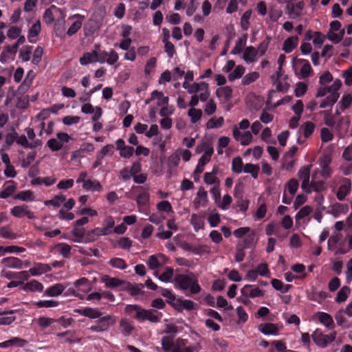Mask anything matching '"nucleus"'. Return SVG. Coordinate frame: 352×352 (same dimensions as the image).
Here are the masks:
<instances>
[{
  "label": "nucleus",
  "mask_w": 352,
  "mask_h": 352,
  "mask_svg": "<svg viewBox=\"0 0 352 352\" xmlns=\"http://www.w3.org/2000/svg\"><path fill=\"white\" fill-rule=\"evenodd\" d=\"M176 345L173 342V336H167L162 338V346L164 352H171L173 347Z\"/></svg>",
  "instance_id": "35"
},
{
  "label": "nucleus",
  "mask_w": 352,
  "mask_h": 352,
  "mask_svg": "<svg viewBox=\"0 0 352 352\" xmlns=\"http://www.w3.org/2000/svg\"><path fill=\"white\" fill-rule=\"evenodd\" d=\"M350 288L347 286L342 287L338 292L336 301L338 303L344 302L350 294Z\"/></svg>",
  "instance_id": "48"
},
{
  "label": "nucleus",
  "mask_w": 352,
  "mask_h": 352,
  "mask_svg": "<svg viewBox=\"0 0 352 352\" xmlns=\"http://www.w3.org/2000/svg\"><path fill=\"white\" fill-rule=\"evenodd\" d=\"M318 320L320 323H322L328 328H332L334 327L333 320L331 315L327 313L319 312Z\"/></svg>",
  "instance_id": "32"
},
{
  "label": "nucleus",
  "mask_w": 352,
  "mask_h": 352,
  "mask_svg": "<svg viewBox=\"0 0 352 352\" xmlns=\"http://www.w3.org/2000/svg\"><path fill=\"white\" fill-rule=\"evenodd\" d=\"M241 293L243 297L251 298L262 297L265 294L264 291L252 285H245L241 288Z\"/></svg>",
  "instance_id": "6"
},
{
  "label": "nucleus",
  "mask_w": 352,
  "mask_h": 352,
  "mask_svg": "<svg viewBox=\"0 0 352 352\" xmlns=\"http://www.w3.org/2000/svg\"><path fill=\"white\" fill-rule=\"evenodd\" d=\"M174 283L176 288L183 291L189 289L191 294H197L201 290L198 278L193 272H190L189 274H176L174 276Z\"/></svg>",
  "instance_id": "1"
},
{
  "label": "nucleus",
  "mask_w": 352,
  "mask_h": 352,
  "mask_svg": "<svg viewBox=\"0 0 352 352\" xmlns=\"http://www.w3.org/2000/svg\"><path fill=\"white\" fill-rule=\"evenodd\" d=\"M298 36H291L287 38L283 43V50L286 53L292 52L298 45Z\"/></svg>",
  "instance_id": "26"
},
{
  "label": "nucleus",
  "mask_w": 352,
  "mask_h": 352,
  "mask_svg": "<svg viewBox=\"0 0 352 352\" xmlns=\"http://www.w3.org/2000/svg\"><path fill=\"white\" fill-rule=\"evenodd\" d=\"M174 275V270L171 267H166L165 271L158 277V278L165 283L170 282Z\"/></svg>",
  "instance_id": "51"
},
{
  "label": "nucleus",
  "mask_w": 352,
  "mask_h": 352,
  "mask_svg": "<svg viewBox=\"0 0 352 352\" xmlns=\"http://www.w3.org/2000/svg\"><path fill=\"white\" fill-rule=\"evenodd\" d=\"M153 98H157L158 102L157 105L159 106H165L168 103L169 98L168 96H165L163 92L158 91L155 90L152 92Z\"/></svg>",
  "instance_id": "47"
},
{
  "label": "nucleus",
  "mask_w": 352,
  "mask_h": 352,
  "mask_svg": "<svg viewBox=\"0 0 352 352\" xmlns=\"http://www.w3.org/2000/svg\"><path fill=\"white\" fill-rule=\"evenodd\" d=\"M10 214L16 218H22L24 216L27 217L29 219H34L35 218L34 213L25 204L13 207L10 209Z\"/></svg>",
  "instance_id": "5"
},
{
  "label": "nucleus",
  "mask_w": 352,
  "mask_h": 352,
  "mask_svg": "<svg viewBox=\"0 0 352 352\" xmlns=\"http://www.w3.org/2000/svg\"><path fill=\"white\" fill-rule=\"evenodd\" d=\"M119 56L117 52L111 50L109 53L107 51L98 52V56H96V62L104 63L107 62L109 65H114L118 60Z\"/></svg>",
  "instance_id": "4"
},
{
  "label": "nucleus",
  "mask_w": 352,
  "mask_h": 352,
  "mask_svg": "<svg viewBox=\"0 0 352 352\" xmlns=\"http://www.w3.org/2000/svg\"><path fill=\"white\" fill-rule=\"evenodd\" d=\"M108 235L107 232H104L102 228H96L87 232L85 243L95 241L99 236Z\"/></svg>",
  "instance_id": "15"
},
{
  "label": "nucleus",
  "mask_w": 352,
  "mask_h": 352,
  "mask_svg": "<svg viewBox=\"0 0 352 352\" xmlns=\"http://www.w3.org/2000/svg\"><path fill=\"white\" fill-rule=\"evenodd\" d=\"M342 77L344 78V83L346 86L352 85V66L343 72Z\"/></svg>",
  "instance_id": "64"
},
{
  "label": "nucleus",
  "mask_w": 352,
  "mask_h": 352,
  "mask_svg": "<svg viewBox=\"0 0 352 352\" xmlns=\"http://www.w3.org/2000/svg\"><path fill=\"white\" fill-rule=\"evenodd\" d=\"M56 182V178L52 177H36L31 182L32 185L45 184L46 186H50Z\"/></svg>",
  "instance_id": "33"
},
{
  "label": "nucleus",
  "mask_w": 352,
  "mask_h": 352,
  "mask_svg": "<svg viewBox=\"0 0 352 352\" xmlns=\"http://www.w3.org/2000/svg\"><path fill=\"white\" fill-rule=\"evenodd\" d=\"M15 310L5 311L0 313V325H9L12 323L15 320L16 317L13 316L15 313Z\"/></svg>",
  "instance_id": "23"
},
{
  "label": "nucleus",
  "mask_w": 352,
  "mask_h": 352,
  "mask_svg": "<svg viewBox=\"0 0 352 352\" xmlns=\"http://www.w3.org/2000/svg\"><path fill=\"white\" fill-rule=\"evenodd\" d=\"M43 288L44 287L41 283L36 280H32L24 285L23 290L41 292L43 290Z\"/></svg>",
  "instance_id": "29"
},
{
  "label": "nucleus",
  "mask_w": 352,
  "mask_h": 352,
  "mask_svg": "<svg viewBox=\"0 0 352 352\" xmlns=\"http://www.w3.org/2000/svg\"><path fill=\"white\" fill-rule=\"evenodd\" d=\"M19 47L14 43L12 45H6L0 55V61L3 63L6 61L7 54L15 55L17 52Z\"/></svg>",
  "instance_id": "37"
},
{
  "label": "nucleus",
  "mask_w": 352,
  "mask_h": 352,
  "mask_svg": "<svg viewBox=\"0 0 352 352\" xmlns=\"http://www.w3.org/2000/svg\"><path fill=\"white\" fill-rule=\"evenodd\" d=\"M340 94H329L324 98L320 104V108H326L327 107H332L338 100Z\"/></svg>",
  "instance_id": "30"
},
{
  "label": "nucleus",
  "mask_w": 352,
  "mask_h": 352,
  "mask_svg": "<svg viewBox=\"0 0 352 352\" xmlns=\"http://www.w3.org/2000/svg\"><path fill=\"white\" fill-rule=\"evenodd\" d=\"M125 312L140 322H143L144 308L138 305H127Z\"/></svg>",
  "instance_id": "7"
},
{
  "label": "nucleus",
  "mask_w": 352,
  "mask_h": 352,
  "mask_svg": "<svg viewBox=\"0 0 352 352\" xmlns=\"http://www.w3.org/2000/svg\"><path fill=\"white\" fill-rule=\"evenodd\" d=\"M33 47L31 45H26L19 52V58L24 62L30 60L31 54L32 53Z\"/></svg>",
  "instance_id": "49"
},
{
  "label": "nucleus",
  "mask_w": 352,
  "mask_h": 352,
  "mask_svg": "<svg viewBox=\"0 0 352 352\" xmlns=\"http://www.w3.org/2000/svg\"><path fill=\"white\" fill-rule=\"evenodd\" d=\"M351 188V182L349 179L345 178L344 183L339 187L336 193L337 199L339 201H343L346 196L350 192Z\"/></svg>",
  "instance_id": "14"
},
{
  "label": "nucleus",
  "mask_w": 352,
  "mask_h": 352,
  "mask_svg": "<svg viewBox=\"0 0 352 352\" xmlns=\"http://www.w3.org/2000/svg\"><path fill=\"white\" fill-rule=\"evenodd\" d=\"M76 312L78 313L81 316L89 318L91 319H98L103 315V313L101 312L98 308H93L89 307L76 309Z\"/></svg>",
  "instance_id": "9"
},
{
  "label": "nucleus",
  "mask_w": 352,
  "mask_h": 352,
  "mask_svg": "<svg viewBox=\"0 0 352 352\" xmlns=\"http://www.w3.org/2000/svg\"><path fill=\"white\" fill-rule=\"evenodd\" d=\"M147 265L151 270H156L160 266V258L157 254L151 255L148 258Z\"/></svg>",
  "instance_id": "63"
},
{
  "label": "nucleus",
  "mask_w": 352,
  "mask_h": 352,
  "mask_svg": "<svg viewBox=\"0 0 352 352\" xmlns=\"http://www.w3.org/2000/svg\"><path fill=\"white\" fill-rule=\"evenodd\" d=\"M1 263L8 268L22 269L23 267V262L20 258L14 256L3 258L1 260Z\"/></svg>",
  "instance_id": "12"
},
{
  "label": "nucleus",
  "mask_w": 352,
  "mask_h": 352,
  "mask_svg": "<svg viewBox=\"0 0 352 352\" xmlns=\"http://www.w3.org/2000/svg\"><path fill=\"white\" fill-rule=\"evenodd\" d=\"M144 285L143 284H138L135 285H129L126 290L129 292L131 296H135L140 294H142V289L144 288Z\"/></svg>",
  "instance_id": "62"
},
{
  "label": "nucleus",
  "mask_w": 352,
  "mask_h": 352,
  "mask_svg": "<svg viewBox=\"0 0 352 352\" xmlns=\"http://www.w3.org/2000/svg\"><path fill=\"white\" fill-rule=\"evenodd\" d=\"M82 188L87 191L100 192L102 190V186L97 180L87 179V182L82 184Z\"/></svg>",
  "instance_id": "25"
},
{
  "label": "nucleus",
  "mask_w": 352,
  "mask_h": 352,
  "mask_svg": "<svg viewBox=\"0 0 352 352\" xmlns=\"http://www.w3.org/2000/svg\"><path fill=\"white\" fill-rule=\"evenodd\" d=\"M251 14V10H246L241 18V26L243 30H248L249 28Z\"/></svg>",
  "instance_id": "56"
},
{
  "label": "nucleus",
  "mask_w": 352,
  "mask_h": 352,
  "mask_svg": "<svg viewBox=\"0 0 352 352\" xmlns=\"http://www.w3.org/2000/svg\"><path fill=\"white\" fill-rule=\"evenodd\" d=\"M116 322L115 317L109 314L102 316L98 318L95 324L89 327L93 332L100 333L107 331Z\"/></svg>",
  "instance_id": "3"
},
{
  "label": "nucleus",
  "mask_w": 352,
  "mask_h": 352,
  "mask_svg": "<svg viewBox=\"0 0 352 352\" xmlns=\"http://www.w3.org/2000/svg\"><path fill=\"white\" fill-rule=\"evenodd\" d=\"M336 337V332L331 331L329 334H324L321 329H316L311 334L314 343L319 347L325 348L333 342Z\"/></svg>",
  "instance_id": "2"
},
{
  "label": "nucleus",
  "mask_w": 352,
  "mask_h": 352,
  "mask_svg": "<svg viewBox=\"0 0 352 352\" xmlns=\"http://www.w3.org/2000/svg\"><path fill=\"white\" fill-rule=\"evenodd\" d=\"M175 305V310L179 312H182L184 309L187 311H192L195 309V304L192 300L183 299L182 297L177 298V301Z\"/></svg>",
  "instance_id": "11"
},
{
  "label": "nucleus",
  "mask_w": 352,
  "mask_h": 352,
  "mask_svg": "<svg viewBox=\"0 0 352 352\" xmlns=\"http://www.w3.org/2000/svg\"><path fill=\"white\" fill-rule=\"evenodd\" d=\"M33 305L36 308H50V307H56L58 306V301L54 300H38L33 302Z\"/></svg>",
  "instance_id": "40"
},
{
  "label": "nucleus",
  "mask_w": 352,
  "mask_h": 352,
  "mask_svg": "<svg viewBox=\"0 0 352 352\" xmlns=\"http://www.w3.org/2000/svg\"><path fill=\"white\" fill-rule=\"evenodd\" d=\"M216 95L219 98H223L225 102H229L232 96V89L229 86L218 88Z\"/></svg>",
  "instance_id": "21"
},
{
  "label": "nucleus",
  "mask_w": 352,
  "mask_h": 352,
  "mask_svg": "<svg viewBox=\"0 0 352 352\" xmlns=\"http://www.w3.org/2000/svg\"><path fill=\"white\" fill-rule=\"evenodd\" d=\"M109 263L113 267L120 270H125L128 267L126 261L121 258H113L110 259Z\"/></svg>",
  "instance_id": "50"
},
{
  "label": "nucleus",
  "mask_w": 352,
  "mask_h": 352,
  "mask_svg": "<svg viewBox=\"0 0 352 352\" xmlns=\"http://www.w3.org/2000/svg\"><path fill=\"white\" fill-rule=\"evenodd\" d=\"M55 250L58 252L64 258H68L71 256L72 248L66 243H58L54 247Z\"/></svg>",
  "instance_id": "28"
},
{
  "label": "nucleus",
  "mask_w": 352,
  "mask_h": 352,
  "mask_svg": "<svg viewBox=\"0 0 352 352\" xmlns=\"http://www.w3.org/2000/svg\"><path fill=\"white\" fill-rule=\"evenodd\" d=\"M259 78V74L257 72H250L246 74L242 79V84L243 85H248Z\"/></svg>",
  "instance_id": "52"
},
{
  "label": "nucleus",
  "mask_w": 352,
  "mask_h": 352,
  "mask_svg": "<svg viewBox=\"0 0 352 352\" xmlns=\"http://www.w3.org/2000/svg\"><path fill=\"white\" fill-rule=\"evenodd\" d=\"M297 62L302 65L300 71V78L304 79L309 76L313 72V69L309 62L307 60L303 58L298 59Z\"/></svg>",
  "instance_id": "19"
},
{
  "label": "nucleus",
  "mask_w": 352,
  "mask_h": 352,
  "mask_svg": "<svg viewBox=\"0 0 352 352\" xmlns=\"http://www.w3.org/2000/svg\"><path fill=\"white\" fill-rule=\"evenodd\" d=\"M311 165L302 166L298 173V177L300 180H309L310 178Z\"/></svg>",
  "instance_id": "59"
},
{
  "label": "nucleus",
  "mask_w": 352,
  "mask_h": 352,
  "mask_svg": "<svg viewBox=\"0 0 352 352\" xmlns=\"http://www.w3.org/2000/svg\"><path fill=\"white\" fill-rule=\"evenodd\" d=\"M204 182L208 185H212L216 183H219V180L216 177V172L214 170L211 173L206 172L204 176Z\"/></svg>",
  "instance_id": "55"
},
{
  "label": "nucleus",
  "mask_w": 352,
  "mask_h": 352,
  "mask_svg": "<svg viewBox=\"0 0 352 352\" xmlns=\"http://www.w3.org/2000/svg\"><path fill=\"white\" fill-rule=\"evenodd\" d=\"M102 282L104 283L105 286L109 288H114L118 287L123 283V281L119 278H111L107 276L102 278Z\"/></svg>",
  "instance_id": "45"
},
{
  "label": "nucleus",
  "mask_w": 352,
  "mask_h": 352,
  "mask_svg": "<svg viewBox=\"0 0 352 352\" xmlns=\"http://www.w3.org/2000/svg\"><path fill=\"white\" fill-rule=\"evenodd\" d=\"M98 50H99V45H96V49L91 52H85L79 59L80 64L87 65L89 63L96 62V56H98Z\"/></svg>",
  "instance_id": "16"
},
{
  "label": "nucleus",
  "mask_w": 352,
  "mask_h": 352,
  "mask_svg": "<svg viewBox=\"0 0 352 352\" xmlns=\"http://www.w3.org/2000/svg\"><path fill=\"white\" fill-rule=\"evenodd\" d=\"M245 67L243 65H237L234 71L228 75V80L233 81L236 79L240 78L245 73Z\"/></svg>",
  "instance_id": "46"
},
{
  "label": "nucleus",
  "mask_w": 352,
  "mask_h": 352,
  "mask_svg": "<svg viewBox=\"0 0 352 352\" xmlns=\"http://www.w3.org/2000/svg\"><path fill=\"white\" fill-rule=\"evenodd\" d=\"M65 289V287L62 284L56 283L47 287L44 292L43 295L49 297H56L60 295Z\"/></svg>",
  "instance_id": "18"
},
{
  "label": "nucleus",
  "mask_w": 352,
  "mask_h": 352,
  "mask_svg": "<svg viewBox=\"0 0 352 352\" xmlns=\"http://www.w3.org/2000/svg\"><path fill=\"white\" fill-rule=\"evenodd\" d=\"M157 59L155 57H152L148 59L144 67V74L146 76H149L154 70L156 67Z\"/></svg>",
  "instance_id": "58"
},
{
  "label": "nucleus",
  "mask_w": 352,
  "mask_h": 352,
  "mask_svg": "<svg viewBox=\"0 0 352 352\" xmlns=\"http://www.w3.org/2000/svg\"><path fill=\"white\" fill-rule=\"evenodd\" d=\"M72 233L74 236L78 238V239L75 240V241L79 242V243L85 242V236L87 234L85 228H80L78 226L74 225V226L72 229Z\"/></svg>",
  "instance_id": "42"
},
{
  "label": "nucleus",
  "mask_w": 352,
  "mask_h": 352,
  "mask_svg": "<svg viewBox=\"0 0 352 352\" xmlns=\"http://www.w3.org/2000/svg\"><path fill=\"white\" fill-rule=\"evenodd\" d=\"M243 162L240 157H234L232 160V170L236 173L239 174L243 172Z\"/></svg>",
  "instance_id": "44"
},
{
  "label": "nucleus",
  "mask_w": 352,
  "mask_h": 352,
  "mask_svg": "<svg viewBox=\"0 0 352 352\" xmlns=\"http://www.w3.org/2000/svg\"><path fill=\"white\" fill-rule=\"evenodd\" d=\"M315 129V125L311 122H306L302 126H301L298 133H300L302 131L305 138H309L313 133Z\"/></svg>",
  "instance_id": "41"
},
{
  "label": "nucleus",
  "mask_w": 352,
  "mask_h": 352,
  "mask_svg": "<svg viewBox=\"0 0 352 352\" xmlns=\"http://www.w3.org/2000/svg\"><path fill=\"white\" fill-rule=\"evenodd\" d=\"M16 183L13 180H8L6 181L3 186V190L0 192V198L1 199H7L11 195H13V193L16 190Z\"/></svg>",
  "instance_id": "10"
},
{
  "label": "nucleus",
  "mask_w": 352,
  "mask_h": 352,
  "mask_svg": "<svg viewBox=\"0 0 352 352\" xmlns=\"http://www.w3.org/2000/svg\"><path fill=\"white\" fill-rule=\"evenodd\" d=\"M202 148L204 150V153L201 156L198 162L206 165L210 161L211 157L214 152V149L212 144L208 142L203 144Z\"/></svg>",
  "instance_id": "17"
},
{
  "label": "nucleus",
  "mask_w": 352,
  "mask_h": 352,
  "mask_svg": "<svg viewBox=\"0 0 352 352\" xmlns=\"http://www.w3.org/2000/svg\"><path fill=\"white\" fill-rule=\"evenodd\" d=\"M258 330L265 335H276L278 327L275 324L267 322L259 324Z\"/></svg>",
  "instance_id": "20"
},
{
  "label": "nucleus",
  "mask_w": 352,
  "mask_h": 352,
  "mask_svg": "<svg viewBox=\"0 0 352 352\" xmlns=\"http://www.w3.org/2000/svg\"><path fill=\"white\" fill-rule=\"evenodd\" d=\"M259 166L252 163H248L244 165L243 171L245 173H250L254 179H257L259 173Z\"/></svg>",
  "instance_id": "34"
},
{
  "label": "nucleus",
  "mask_w": 352,
  "mask_h": 352,
  "mask_svg": "<svg viewBox=\"0 0 352 352\" xmlns=\"http://www.w3.org/2000/svg\"><path fill=\"white\" fill-rule=\"evenodd\" d=\"M66 200L64 195H56L52 199L47 201L45 205H52L54 207H59Z\"/></svg>",
  "instance_id": "61"
},
{
  "label": "nucleus",
  "mask_w": 352,
  "mask_h": 352,
  "mask_svg": "<svg viewBox=\"0 0 352 352\" xmlns=\"http://www.w3.org/2000/svg\"><path fill=\"white\" fill-rule=\"evenodd\" d=\"M308 89L307 85L303 82H298L294 90L295 96L298 98L303 96Z\"/></svg>",
  "instance_id": "57"
},
{
  "label": "nucleus",
  "mask_w": 352,
  "mask_h": 352,
  "mask_svg": "<svg viewBox=\"0 0 352 352\" xmlns=\"http://www.w3.org/2000/svg\"><path fill=\"white\" fill-rule=\"evenodd\" d=\"M120 327L122 334L124 336H130L134 329L133 325L126 318L121 319L120 321Z\"/></svg>",
  "instance_id": "27"
},
{
  "label": "nucleus",
  "mask_w": 352,
  "mask_h": 352,
  "mask_svg": "<svg viewBox=\"0 0 352 352\" xmlns=\"http://www.w3.org/2000/svg\"><path fill=\"white\" fill-rule=\"evenodd\" d=\"M223 123L224 119L223 117H219L217 119L212 118L208 121L206 127L207 129L220 128L223 126Z\"/></svg>",
  "instance_id": "53"
},
{
  "label": "nucleus",
  "mask_w": 352,
  "mask_h": 352,
  "mask_svg": "<svg viewBox=\"0 0 352 352\" xmlns=\"http://www.w3.org/2000/svg\"><path fill=\"white\" fill-rule=\"evenodd\" d=\"M14 199H19L23 201H34V197L33 192L30 190L20 191L13 196Z\"/></svg>",
  "instance_id": "31"
},
{
  "label": "nucleus",
  "mask_w": 352,
  "mask_h": 352,
  "mask_svg": "<svg viewBox=\"0 0 352 352\" xmlns=\"http://www.w3.org/2000/svg\"><path fill=\"white\" fill-rule=\"evenodd\" d=\"M202 110L200 109L190 108L188 111V116L190 118L192 124L197 123L202 116Z\"/></svg>",
  "instance_id": "43"
},
{
  "label": "nucleus",
  "mask_w": 352,
  "mask_h": 352,
  "mask_svg": "<svg viewBox=\"0 0 352 352\" xmlns=\"http://www.w3.org/2000/svg\"><path fill=\"white\" fill-rule=\"evenodd\" d=\"M41 30V23L39 21L34 23L28 31V41L30 43H35L36 41L33 40L32 38L36 37L38 35Z\"/></svg>",
  "instance_id": "39"
},
{
  "label": "nucleus",
  "mask_w": 352,
  "mask_h": 352,
  "mask_svg": "<svg viewBox=\"0 0 352 352\" xmlns=\"http://www.w3.org/2000/svg\"><path fill=\"white\" fill-rule=\"evenodd\" d=\"M74 17L78 19V20L74 21L69 28L67 32V34L69 36L75 34L80 29L82 23V20L85 18L84 16L80 15L79 14H75Z\"/></svg>",
  "instance_id": "22"
},
{
  "label": "nucleus",
  "mask_w": 352,
  "mask_h": 352,
  "mask_svg": "<svg viewBox=\"0 0 352 352\" xmlns=\"http://www.w3.org/2000/svg\"><path fill=\"white\" fill-rule=\"evenodd\" d=\"M257 54V50L253 46L247 47L243 52V58L247 63L254 61V57Z\"/></svg>",
  "instance_id": "36"
},
{
  "label": "nucleus",
  "mask_w": 352,
  "mask_h": 352,
  "mask_svg": "<svg viewBox=\"0 0 352 352\" xmlns=\"http://www.w3.org/2000/svg\"><path fill=\"white\" fill-rule=\"evenodd\" d=\"M303 6L304 3L302 1H299L296 3L288 4L287 8L289 14L292 15V18L295 19L300 16Z\"/></svg>",
  "instance_id": "24"
},
{
  "label": "nucleus",
  "mask_w": 352,
  "mask_h": 352,
  "mask_svg": "<svg viewBox=\"0 0 352 352\" xmlns=\"http://www.w3.org/2000/svg\"><path fill=\"white\" fill-rule=\"evenodd\" d=\"M52 271V267L49 264L36 263L34 266L29 270V272L32 276H38L44 273Z\"/></svg>",
  "instance_id": "13"
},
{
  "label": "nucleus",
  "mask_w": 352,
  "mask_h": 352,
  "mask_svg": "<svg viewBox=\"0 0 352 352\" xmlns=\"http://www.w3.org/2000/svg\"><path fill=\"white\" fill-rule=\"evenodd\" d=\"M254 237L255 232L252 230L244 237L243 240V245L241 247L243 249L249 248L254 243Z\"/></svg>",
  "instance_id": "60"
},
{
  "label": "nucleus",
  "mask_w": 352,
  "mask_h": 352,
  "mask_svg": "<svg viewBox=\"0 0 352 352\" xmlns=\"http://www.w3.org/2000/svg\"><path fill=\"white\" fill-rule=\"evenodd\" d=\"M352 103V96L350 94H344L338 103V107L340 109L341 111H345L348 109Z\"/></svg>",
  "instance_id": "38"
},
{
  "label": "nucleus",
  "mask_w": 352,
  "mask_h": 352,
  "mask_svg": "<svg viewBox=\"0 0 352 352\" xmlns=\"http://www.w3.org/2000/svg\"><path fill=\"white\" fill-rule=\"evenodd\" d=\"M47 145L52 152L58 151L63 147V144L55 138L50 139L47 142Z\"/></svg>",
  "instance_id": "54"
},
{
  "label": "nucleus",
  "mask_w": 352,
  "mask_h": 352,
  "mask_svg": "<svg viewBox=\"0 0 352 352\" xmlns=\"http://www.w3.org/2000/svg\"><path fill=\"white\" fill-rule=\"evenodd\" d=\"M163 314L155 309H144L143 322L148 320L152 323H158L160 322Z\"/></svg>",
  "instance_id": "8"
}]
</instances>
